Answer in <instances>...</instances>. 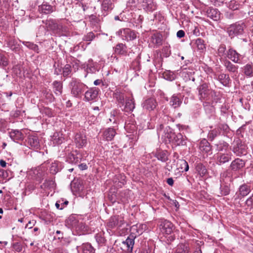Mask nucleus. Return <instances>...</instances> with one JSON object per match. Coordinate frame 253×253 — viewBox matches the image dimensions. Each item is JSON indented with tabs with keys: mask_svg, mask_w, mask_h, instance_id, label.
<instances>
[{
	"mask_svg": "<svg viewBox=\"0 0 253 253\" xmlns=\"http://www.w3.org/2000/svg\"><path fill=\"white\" fill-rule=\"evenodd\" d=\"M71 93L75 97H79L84 92L86 86L79 80L72 78L69 83Z\"/></svg>",
	"mask_w": 253,
	"mask_h": 253,
	"instance_id": "1",
	"label": "nucleus"
},
{
	"mask_svg": "<svg viewBox=\"0 0 253 253\" xmlns=\"http://www.w3.org/2000/svg\"><path fill=\"white\" fill-rule=\"evenodd\" d=\"M245 28V24L243 22H238L230 25L227 28V32L229 36L232 38L235 36L242 35Z\"/></svg>",
	"mask_w": 253,
	"mask_h": 253,
	"instance_id": "2",
	"label": "nucleus"
},
{
	"mask_svg": "<svg viewBox=\"0 0 253 253\" xmlns=\"http://www.w3.org/2000/svg\"><path fill=\"white\" fill-rule=\"evenodd\" d=\"M167 137L169 139L170 142H172L176 145H184L186 143V137L180 133H170L168 134Z\"/></svg>",
	"mask_w": 253,
	"mask_h": 253,
	"instance_id": "3",
	"label": "nucleus"
},
{
	"mask_svg": "<svg viewBox=\"0 0 253 253\" xmlns=\"http://www.w3.org/2000/svg\"><path fill=\"white\" fill-rule=\"evenodd\" d=\"M159 228L163 234L169 235L173 232L174 226L170 221L162 219L160 222Z\"/></svg>",
	"mask_w": 253,
	"mask_h": 253,
	"instance_id": "4",
	"label": "nucleus"
},
{
	"mask_svg": "<svg viewBox=\"0 0 253 253\" xmlns=\"http://www.w3.org/2000/svg\"><path fill=\"white\" fill-rule=\"evenodd\" d=\"M125 223L124 217L122 215H116L111 217L107 223V226L110 228L121 227Z\"/></svg>",
	"mask_w": 253,
	"mask_h": 253,
	"instance_id": "5",
	"label": "nucleus"
},
{
	"mask_svg": "<svg viewBox=\"0 0 253 253\" xmlns=\"http://www.w3.org/2000/svg\"><path fill=\"white\" fill-rule=\"evenodd\" d=\"M199 91V95L200 99H208L210 94L211 93V90L209 88L208 84L204 83L201 84L198 88Z\"/></svg>",
	"mask_w": 253,
	"mask_h": 253,
	"instance_id": "6",
	"label": "nucleus"
},
{
	"mask_svg": "<svg viewBox=\"0 0 253 253\" xmlns=\"http://www.w3.org/2000/svg\"><path fill=\"white\" fill-rule=\"evenodd\" d=\"M233 151L238 156L246 155L247 153L246 146L242 143L240 139H238L234 142Z\"/></svg>",
	"mask_w": 253,
	"mask_h": 253,
	"instance_id": "7",
	"label": "nucleus"
},
{
	"mask_svg": "<svg viewBox=\"0 0 253 253\" xmlns=\"http://www.w3.org/2000/svg\"><path fill=\"white\" fill-rule=\"evenodd\" d=\"M146 228V224H137L132 225L130 229V234L132 236H135V238L142 234L143 231Z\"/></svg>",
	"mask_w": 253,
	"mask_h": 253,
	"instance_id": "8",
	"label": "nucleus"
},
{
	"mask_svg": "<svg viewBox=\"0 0 253 253\" xmlns=\"http://www.w3.org/2000/svg\"><path fill=\"white\" fill-rule=\"evenodd\" d=\"M99 89L96 87L91 88L86 91L84 94V98L86 101H94L98 96Z\"/></svg>",
	"mask_w": 253,
	"mask_h": 253,
	"instance_id": "9",
	"label": "nucleus"
},
{
	"mask_svg": "<svg viewBox=\"0 0 253 253\" xmlns=\"http://www.w3.org/2000/svg\"><path fill=\"white\" fill-rule=\"evenodd\" d=\"M216 159L217 164L220 165L228 162L231 159V154L229 152L226 153L220 152L217 154Z\"/></svg>",
	"mask_w": 253,
	"mask_h": 253,
	"instance_id": "10",
	"label": "nucleus"
},
{
	"mask_svg": "<svg viewBox=\"0 0 253 253\" xmlns=\"http://www.w3.org/2000/svg\"><path fill=\"white\" fill-rule=\"evenodd\" d=\"M122 38L124 40L127 41H132L136 38L135 33L129 29H124L123 31H121Z\"/></svg>",
	"mask_w": 253,
	"mask_h": 253,
	"instance_id": "11",
	"label": "nucleus"
},
{
	"mask_svg": "<svg viewBox=\"0 0 253 253\" xmlns=\"http://www.w3.org/2000/svg\"><path fill=\"white\" fill-rule=\"evenodd\" d=\"M135 236L130 235L126 241L123 242L124 247L126 248V251L131 252L134 244Z\"/></svg>",
	"mask_w": 253,
	"mask_h": 253,
	"instance_id": "12",
	"label": "nucleus"
},
{
	"mask_svg": "<svg viewBox=\"0 0 253 253\" xmlns=\"http://www.w3.org/2000/svg\"><path fill=\"white\" fill-rule=\"evenodd\" d=\"M135 108L134 99L132 96L126 98L124 110L126 112H132Z\"/></svg>",
	"mask_w": 253,
	"mask_h": 253,
	"instance_id": "13",
	"label": "nucleus"
},
{
	"mask_svg": "<svg viewBox=\"0 0 253 253\" xmlns=\"http://www.w3.org/2000/svg\"><path fill=\"white\" fill-rule=\"evenodd\" d=\"M143 108L144 109L149 111H152L157 106V102L154 98H149L146 100L142 104Z\"/></svg>",
	"mask_w": 253,
	"mask_h": 253,
	"instance_id": "14",
	"label": "nucleus"
},
{
	"mask_svg": "<svg viewBox=\"0 0 253 253\" xmlns=\"http://www.w3.org/2000/svg\"><path fill=\"white\" fill-rule=\"evenodd\" d=\"M75 142L78 147H84L87 143L86 136L81 133H77L75 136Z\"/></svg>",
	"mask_w": 253,
	"mask_h": 253,
	"instance_id": "15",
	"label": "nucleus"
},
{
	"mask_svg": "<svg viewBox=\"0 0 253 253\" xmlns=\"http://www.w3.org/2000/svg\"><path fill=\"white\" fill-rule=\"evenodd\" d=\"M207 15L214 21H218L220 18V12L215 8H209L207 11Z\"/></svg>",
	"mask_w": 253,
	"mask_h": 253,
	"instance_id": "16",
	"label": "nucleus"
},
{
	"mask_svg": "<svg viewBox=\"0 0 253 253\" xmlns=\"http://www.w3.org/2000/svg\"><path fill=\"white\" fill-rule=\"evenodd\" d=\"M240 56L239 53L232 48L229 49L227 53V57L236 63H240Z\"/></svg>",
	"mask_w": 253,
	"mask_h": 253,
	"instance_id": "17",
	"label": "nucleus"
},
{
	"mask_svg": "<svg viewBox=\"0 0 253 253\" xmlns=\"http://www.w3.org/2000/svg\"><path fill=\"white\" fill-rule=\"evenodd\" d=\"M143 8L148 11H153L157 8L156 3L153 0H144L142 3Z\"/></svg>",
	"mask_w": 253,
	"mask_h": 253,
	"instance_id": "18",
	"label": "nucleus"
},
{
	"mask_svg": "<svg viewBox=\"0 0 253 253\" xmlns=\"http://www.w3.org/2000/svg\"><path fill=\"white\" fill-rule=\"evenodd\" d=\"M38 10L40 13L48 14L54 11V7L46 2L43 3L39 6Z\"/></svg>",
	"mask_w": 253,
	"mask_h": 253,
	"instance_id": "19",
	"label": "nucleus"
},
{
	"mask_svg": "<svg viewBox=\"0 0 253 253\" xmlns=\"http://www.w3.org/2000/svg\"><path fill=\"white\" fill-rule=\"evenodd\" d=\"M245 166V162L239 158H237L233 161L230 167L233 170H237L241 169Z\"/></svg>",
	"mask_w": 253,
	"mask_h": 253,
	"instance_id": "20",
	"label": "nucleus"
},
{
	"mask_svg": "<svg viewBox=\"0 0 253 253\" xmlns=\"http://www.w3.org/2000/svg\"><path fill=\"white\" fill-rule=\"evenodd\" d=\"M115 130L113 128H108L104 130L103 134V138L107 141L112 140L116 135Z\"/></svg>",
	"mask_w": 253,
	"mask_h": 253,
	"instance_id": "21",
	"label": "nucleus"
},
{
	"mask_svg": "<svg viewBox=\"0 0 253 253\" xmlns=\"http://www.w3.org/2000/svg\"><path fill=\"white\" fill-rule=\"evenodd\" d=\"M224 65L226 70L228 72L233 74L238 73V66L233 64L230 61L227 60H225L224 61Z\"/></svg>",
	"mask_w": 253,
	"mask_h": 253,
	"instance_id": "22",
	"label": "nucleus"
},
{
	"mask_svg": "<svg viewBox=\"0 0 253 253\" xmlns=\"http://www.w3.org/2000/svg\"><path fill=\"white\" fill-rule=\"evenodd\" d=\"M180 95L173 94L170 100V104L173 108H175L180 106L182 103V100L180 98Z\"/></svg>",
	"mask_w": 253,
	"mask_h": 253,
	"instance_id": "23",
	"label": "nucleus"
},
{
	"mask_svg": "<svg viewBox=\"0 0 253 253\" xmlns=\"http://www.w3.org/2000/svg\"><path fill=\"white\" fill-rule=\"evenodd\" d=\"M81 160L80 155L77 151L69 154L68 156V161L71 163L77 164Z\"/></svg>",
	"mask_w": 253,
	"mask_h": 253,
	"instance_id": "24",
	"label": "nucleus"
},
{
	"mask_svg": "<svg viewBox=\"0 0 253 253\" xmlns=\"http://www.w3.org/2000/svg\"><path fill=\"white\" fill-rule=\"evenodd\" d=\"M9 136L14 141L21 140L23 138V134L18 130H12L9 132Z\"/></svg>",
	"mask_w": 253,
	"mask_h": 253,
	"instance_id": "25",
	"label": "nucleus"
},
{
	"mask_svg": "<svg viewBox=\"0 0 253 253\" xmlns=\"http://www.w3.org/2000/svg\"><path fill=\"white\" fill-rule=\"evenodd\" d=\"M114 52L117 54H126L127 53V47L125 44L123 43H118L115 47Z\"/></svg>",
	"mask_w": 253,
	"mask_h": 253,
	"instance_id": "26",
	"label": "nucleus"
},
{
	"mask_svg": "<svg viewBox=\"0 0 253 253\" xmlns=\"http://www.w3.org/2000/svg\"><path fill=\"white\" fill-rule=\"evenodd\" d=\"M244 74L247 77H253V64L248 63L245 65L243 68Z\"/></svg>",
	"mask_w": 253,
	"mask_h": 253,
	"instance_id": "27",
	"label": "nucleus"
},
{
	"mask_svg": "<svg viewBox=\"0 0 253 253\" xmlns=\"http://www.w3.org/2000/svg\"><path fill=\"white\" fill-rule=\"evenodd\" d=\"M62 135V134L60 132H55L52 137L53 144L56 145L61 144L64 139Z\"/></svg>",
	"mask_w": 253,
	"mask_h": 253,
	"instance_id": "28",
	"label": "nucleus"
},
{
	"mask_svg": "<svg viewBox=\"0 0 253 253\" xmlns=\"http://www.w3.org/2000/svg\"><path fill=\"white\" fill-rule=\"evenodd\" d=\"M47 24L51 30L57 32L60 31L62 28V26L58 24L56 21L53 19L49 20Z\"/></svg>",
	"mask_w": 253,
	"mask_h": 253,
	"instance_id": "29",
	"label": "nucleus"
},
{
	"mask_svg": "<svg viewBox=\"0 0 253 253\" xmlns=\"http://www.w3.org/2000/svg\"><path fill=\"white\" fill-rule=\"evenodd\" d=\"M174 253H190L189 247L185 244H179L177 246Z\"/></svg>",
	"mask_w": 253,
	"mask_h": 253,
	"instance_id": "30",
	"label": "nucleus"
},
{
	"mask_svg": "<svg viewBox=\"0 0 253 253\" xmlns=\"http://www.w3.org/2000/svg\"><path fill=\"white\" fill-rule=\"evenodd\" d=\"M218 80L225 86L228 85L230 81L229 75L225 74H220L218 76Z\"/></svg>",
	"mask_w": 253,
	"mask_h": 253,
	"instance_id": "31",
	"label": "nucleus"
},
{
	"mask_svg": "<svg viewBox=\"0 0 253 253\" xmlns=\"http://www.w3.org/2000/svg\"><path fill=\"white\" fill-rule=\"evenodd\" d=\"M61 164L58 162L55 161L52 163L49 168L50 172L52 174L56 173L60 169Z\"/></svg>",
	"mask_w": 253,
	"mask_h": 253,
	"instance_id": "32",
	"label": "nucleus"
},
{
	"mask_svg": "<svg viewBox=\"0 0 253 253\" xmlns=\"http://www.w3.org/2000/svg\"><path fill=\"white\" fill-rule=\"evenodd\" d=\"M168 117L166 116L164 117L163 119H160L159 120V126L157 127V133L158 135L159 136L160 135H163V130L164 128V126L163 123H166L167 121H168Z\"/></svg>",
	"mask_w": 253,
	"mask_h": 253,
	"instance_id": "33",
	"label": "nucleus"
},
{
	"mask_svg": "<svg viewBox=\"0 0 253 253\" xmlns=\"http://www.w3.org/2000/svg\"><path fill=\"white\" fill-rule=\"evenodd\" d=\"M54 92L58 95H60L62 91V84L60 82L55 81L53 83Z\"/></svg>",
	"mask_w": 253,
	"mask_h": 253,
	"instance_id": "34",
	"label": "nucleus"
},
{
	"mask_svg": "<svg viewBox=\"0 0 253 253\" xmlns=\"http://www.w3.org/2000/svg\"><path fill=\"white\" fill-rule=\"evenodd\" d=\"M54 186L55 182L53 179H46L41 187L42 189H45L53 188Z\"/></svg>",
	"mask_w": 253,
	"mask_h": 253,
	"instance_id": "35",
	"label": "nucleus"
},
{
	"mask_svg": "<svg viewBox=\"0 0 253 253\" xmlns=\"http://www.w3.org/2000/svg\"><path fill=\"white\" fill-rule=\"evenodd\" d=\"M28 143H29L31 147L34 149H38L40 147V143L38 139L36 137L30 138Z\"/></svg>",
	"mask_w": 253,
	"mask_h": 253,
	"instance_id": "36",
	"label": "nucleus"
},
{
	"mask_svg": "<svg viewBox=\"0 0 253 253\" xmlns=\"http://www.w3.org/2000/svg\"><path fill=\"white\" fill-rule=\"evenodd\" d=\"M250 189L247 185H242L239 188V194L242 197H244L250 193Z\"/></svg>",
	"mask_w": 253,
	"mask_h": 253,
	"instance_id": "37",
	"label": "nucleus"
},
{
	"mask_svg": "<svg viewBox=\"0 0 253 253\" xmlns=\"http://www.w3.org/2000/svg\"><path fill=\"white\" fill-rule=\"evenodd\" d=\"M220 133L219 128L217 127L210 131L208 134L210 140H213Z\"/></svg>",
	"mask_w": 253,
	"mask_h": 253,
	"instance_id": "38",
	"label": "nucleus"
},
{
	"mask_svg": "<svg viewBox=\"0 0 253 253\" xmlns=\"http://www.w3.org/2000/svg\"><path fill=\"white\" fill-rule=\"evenodd\" d=\"M114 97L117 99L119 103H121L123 105L124 104V102L125 99V96L122 92L117 90L114 93Z\"/></svg>",
	"mask_w": 253,
	"mask_h": 253,
	"instance_id": "39",
	"label": "nucleus"
},
{
	"mask_svg": "<svg viewBox=\"0 0 253 253\" xmlns=\"http://www.w3.org/2000/svg\"><path fill=\"white\" fill-rule=\"evenodd\" d=\"M156 156L159 160L163 162H165L168 160L167 153L164 151L157 152L156 154Z\"/></svg>",
	"mask_w": 253,
	"mask_h": 253,
	"instance_id": "40",
	"label": "nucleus"
},
{
	"mask_svg": "<svg viewBox=\"0 0 253 253\" xmlns=\"http://www.w3.org/2000/svg\"><path fill=\"white\" fill-rule=\"evenodd\" d=\"M82 250L83 253H94V250L89 244H85L83 245Z\"/></svg>",
	"mask_w": 253,
	"mask_h": 253,
	"instance_id": "41",
	"label": "nucleus"
},
{
	"mask_svg": "<svg viewBox=\"0 0 253 253\" xmlns=\"http://www.w3.org/2000/svg\"><path fill=\"white\" fill-rule=\"evenodd\" d=\"M8 64V60L5 55L0 52V66L6 67Z\"/></svg>",
	"mask_w": 253,
	"mask_h": 253,
	"instance_id": "42",
	"label": "nucleus"
},
{
	"mask_svg": "<svg viewBox=\"0 0 253 253\" xmlns=\"http://www.w3.org/2000/svg\"><path fill=\"white\" fill-rule=\"evenodd\" d=\"M195 43L198 49L200 50L203 51L206 48V45L204 41L201 38L197 39L195 41Z\"/></svg>",
	"mask_w": 253,
	"mask_h": 253,
	"instance_id": "43",
	"label": "nucleus"
},
{
	"mask_svg": "<svg viewBox=\"0 0 253 253\" xmlns=\"http://www.w3.org/2000/svg\"><path fill=\"white\" fill-rule=\"evenodd\" d=\"M239 6V4L235 0H230L227 4V6L229 8L233 10L238 9Z\"/></svg>",
	"mask_w": 253,
	"mask_h": 253,
	"instance_id": "44",
	"label": "nucleus"
},
{
	"mask_svg": "<svg viewBox=\"0 0 253 253\" xmlns=\"http://www.w3.org/2000/svg\"><path fill=\"white\" fill-rule=\"evenodd\" d=\"M196 170L198 172L199 174L202 176H204L207 173V169L202 164H198L196 166Z\"/></svg>",
	"mask_w": 253,
	"mask_h": 253,
	"instance_id": "45",
	"label": "nucleus"
},
{
	"mask_svg": "<svg viewBox=\"0 0 253 253\" xmlns=\"http://www.w3.org/2000/svg\"><path fill=\"white\" fill-rule=\"evenodd\" d=\"M112 4L110 0H103L102 3V9L105 11H107L112 8Z\"/></svg>",
	"mask_w": 253,
	"mask_h": 253,
	"instance_id": "46",
	"label": "nucleus"
},
{
	"mask_svg": "<svg viewBox=\"0 0 253 253\" xmlns=\"http://www.w3.org/2000/svg\"><path fill=\"white\" fill-rule=\"evenodd\" d=\"M163 76L165 79L170 81L174 80L175 79L174 75L169 71L164 72Z\"/></svg>",
	"mask_w": 253,
	"mask_h": 253,
	"instance_id": "47",
	"label": "nucleus"
},
{
	"mask_svg": "<svg viewBox=\"0 0 253 253\" xmlns=\"http://www.w3.org/2000/svg\"><path fill=\"white\" fill-rule=\"evenodd\" d=\"M71 72V66L69 64H66L63 69V76L67 77Z\"/></svg>",
	"mask_w": 253,
	"mask_h": 253,
	"instance_id": "48",
	"label": "nucleus"
},
{
	"mask_svg": "<svg viewBox=\"0 0 253 253\" xmlns=\"http://www.w3.org/2000/svg\"><path fill=\"white\" fill-rule=\"evenodd\" d=\"M95 38V35L92 32H89L84 37L83 40L85 41L90 42Z\"/></svg>",
	"mask_w": 253,
	"mask_h": 253,
	"instance_id": "49",
	"label": "nucleus"
},
{
	"mask_svg": "<svg viewBox=\"0 0 253 253\" xmlns=\"http://www.w3.org/2000/svg\"><path fill=\"white\" fill-rule=\"evenodd\" d=\"M153 42L154 43L161 44L162 43V39L160 36L154 35L152 36Z\"/></svg>",
	"mask_w": 253,
	"mask_h": 253,
	"instance_id": "50",
	"label": "nucleus"
},
{
	"mask_svg": "<svg viewBox=\"0 0 253 253\" xmlns=\"http://www.w3.org/2000/svg\"><path fill=\"white\" fill-rule=\"evenodd\" d=\"M181 165L184 166V170L187 171L189 169V166L187 162L185 160L181 161Z\"/></svg>",
	"mask_w": 253,
	"mask_h": 253,
	"instance_id": "51",
	"label": "nucleus"
},
{
	"mask_svg": "<svg viewBox=\"0 0 253 253\" xmlns=\"http://www.w3.org/2000/svg\"><path fill=\"white\" fill-rule=\"evenodd\" d=\"M246 204L248 207H251L253 206V195L247 200V201L246 202Z\"/></svg>",
	"mask_w": 253,
	"mask_h": 253,
	"instance_id": "52",
	"label": "nucleus"
},
{
	"mask_svg": "<svg viewBox=\"0 0 253 253\" xmlns=\"http://www.w3.org/2000/svg\"><path fill=\"white\" fill-rule=\"evenodd\" d=\"M225 0H211V1L215 5H220L222 4Z\"/></svg>",
	"mask_w": 253,
	"mask_h": 253,
	"instance_id": "53",
	"label": "nucleus"
},
{
	"mask_svg": "<svg viewBox=\"0 0 253 253\" xmlns=\"http://www.w3.org/2000/svg\"><path fill=\"white\" fill-rule=\"evenodd\" d=\"M176 36L179 38H183L185 36V32L183 30H179L176 33Z\"/></svg>",
	"mask_w": 253,
	"mask_h": 253,
	"instance_id": "54",
	"label": "nucleus"
},
{
	"mask_svg": "<svg viewBox=\"0 0 253 253\" xmlns=\"http://www.w3.org/2000/svg\"><path fill=\"white\" fill-rule=\"evenodd\" d=\"M225 47L224 46H220L218 49V52L220 54H223L225 52Z\"/></svg>",
	"mask_w": 253,
	"mask_h": 253,
	"instance_id": "55",
	"label": "nucleus"
},
{
	"mask_svg": "<svg viewBox=\"0 0 253 253\" xmlns=\"http://www.w3.org/2000/svg\"><path fill=\"white\" fill-rule=\"evenodd\" d=\"M35 222V221H29V222L26 224V228H32L33 226L34 225Z\"/></svg>",
	"mask_w": 253,
	"mask_h": 253,
	"instance_id": "56",
	"label": "nucleus"
},
{
	"mask_svg": "<svg viewBox=\"0 0 253 253\" xmlns=\"http://www.w3.org/2000/svg\"><path fill=\"white\" fill-rule=\"evenodd\" d=\"M167 183L170 185V186H172L173 184V180L172 178H169L167 179Z\"/></svg>",
	"mask_w": 253,
	"mask_h": 253,
	"instance_id": "57",
	"label": "nucleus"
},
{
	"mask_svg": "<svg viewBox=\"0 0 253 253\" xmlns=\"http://www.w3.org/2000/svg\"><path fill=\"white\" fill-rule=\"evenodd\" d=\"M79 167L80 169H81V170L86 169L87 168L86 164H82L81 165H79Z\"/></svg>",
	"mask_w": 253,
	"mask_h": 253,
	"instance_id": "58",
	"label": "nucleus"
},
{
	"mask_svg": "<svg viewBox=\"0 0 253 253\" xmlns=\"http://www.w3.org/2000/svg\"><path fill=\"white\" fill-rule=\"evenodd\" d=\"M56 233L57 234H58L59 236V237H58V239H62L63 238V234L62 232H61L59 230H57L56 231Z\"/></svg>",
	"mask_w": 253,
	"mask_h": 253,
	"instance_id": "59",
	"label": "nucleus"
},
{
	"mask_svg": "<svg viewBox=\"0 0 253 253\" xmlns=\"http://www.w3.org/2000/svg\"><path fill=\"white\" fill-rule=\"evenodd\" d=\"M102 83V81L101 80H96L94 82V84L95 85H99Z\"/></svg>",
	"mask_w": 253,
	"mask_h": 253,
	"instance_id": "60",
	"label": "nucleus"
},
{
	"mask_svg": "<svg viewBox=\"0 0 253 253\" xmlns=\"http://www.w3.org/2000/svg\"><path fill=\"white\" fill-rule=\"evenodd\" d=\"M0 165L2 167L4 168V167H6V163L4 161H3V160H1L0 161Z\"/></svg>",
	"mask_w": 253,
	"mask_h": 253,
	"instance_id": "61",
	"label": "nucleus"
},
{
	"mask_svg": "<svg viewBox=\"0 0 253 253\" xmlns=\"http://www.w3.org/2000/svg\"><path fill=\"white\" fill-rule=\"evenodd\" d=\"M14 248L18 252H20L22 249L21 247L18 245H15Z\"/></svg>",
	"mask_w": 253,
	"mask_h": 253,
	"instance_id": "62",
	"label": "nucleus"
},
{
	"mask_svg": "<svg viewBox=\"0 0 253 253\" xmlns=\"http://www.w3.org/2000/svg\"><path fill=\"white\" fill-rule=\"evenodd\" d=\"M193 253H202L200 247H197Z\"/></svg>",
	"mask_w": 253,
	"mask_h": 253,
	"instance_id": "63",
	"label": "nucleus"
},
{
	"mask_svg": "<svg viewBox=\"0 0 253 253\" xmlns=\"http://www.w3.org/2000/svg\"><path fill=\"white\" fill-rule=\"evenodd\" d=\"M229 189L228 188V187H226L224 191L223 192V194L225 195H227L229 194Z\"/></svg>",
	"mask_w": 253,
	"mask_h": 253,
	"instance_id": "64",
	"label": "nucleus"
}]
</instances>
